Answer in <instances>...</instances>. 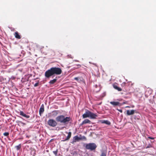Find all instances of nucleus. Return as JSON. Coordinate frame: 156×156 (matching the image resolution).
I'll return each instance as SVG.
<instances>
[{"mask_svg": "<svg viewBox=\"0 0 156 156\" xmlns=\"http://www.w3.org/2000/svg\"><path fill=\"white\" fill-rule=\"evenodd\" d=\"M62 73V70L60 68L52 67L45 72L44 75L46 78H49L52 76L60 75Z\"/></svg>", "mask_w": 156, "mask_h": 156, "instance_id": "1", "label": "nucleus"}, {"mask_svg": "<svg viewBox=\"0 0 156 156\" xmlns=\"http://www.w3.org/2000/svg\"><path fill=\"white\" fill-rule=\"evenodd\" d=\"M71 119L70 117H65V116L62 115L58 116L56 118L57 122L64 124L66 123L67 122L70 121Z\"/></svg>", "mask_w": 156, "mask_h": 156, "instance_id": "2", "label": "nucleus"}, {"mask_svg": "<svg viewBox=\"0 0 156 156\" xmlns=\"http://www.w3.org/2000/svg\"><path fill=\"white\" fill-rule=\"evenodd\" d=\"M97 115L90 112L88 110H87L85 113L83 114L82 116L83 118H85L87 117H90L91 119H94L96 118Z\"/></svg>", "mask_w": 156, "mask_h": 156, "instance_id": "3", "label": "nucleus"}, {"mask_svg": "<svg viewBox=\"0 0 156 156\" xmlns=\"http://www.w3.org/2000/svg\"><path fill=\"white\" fill-rule=\"evenodd\" d=\"M85 145V147L86 149L90 150L91 151L95 150L97 147L96 145L94 143L86 144Z\"/></svg>", "mask_w": 156, "mask_h": 156, "instance_id": "4", "label": "nucleus"}, {"mask_svg": "<svg viewBox=\"0 0 156 156\" xmlns=\"http://www.w3.org/2000/svg\"><path fill=\"white\" fill-rule=\"evenodd\" d=\"M48 123L49 126L53 127L56 126L57 124V122L52 119H49L48 121Z\"/></svg>", "mask_w": 156, "mask_h": 156, "instance_id": "5", "label": "nucleus"}, {"mask_svg": "<svg viewBox=\"0 0 156 156\" xmlns=\"http://www.w3.org/2000/svg\"><path fill=\"white\" fill-rule=\"evenodd\" d=\"M86 137L85 136H83L81 138H80L76 135L73 137V141L71 142L72 144H74V143L76 142V141H78L79 140H82L83 139H86Z\"/></svg>", "mask_w": 156, "mask_h": 156, "instance_id": "6", "label": "nucleus"}, {"mask_svg": "<svg viewBox=\"0 0 156 156\" xmlns=\"http://www.w3.org/2000/svg\"><path fill=\"white\" fill-rule=\"evenodd\" d=\"M152 92L153 90L151 89L150 88H147L145 93V97L147 98L148 96L152 94Z\"/></svg>", "mask_w": 156, "mask_h": 156, "instance_id": "7", "label": "nucleus"}, {"mask_svg": "<svg viewBox=\"0 0 156 156\" xmlns=\"http://www.w3.org/2000/svg\"><path fill=\"white\" fill-rule=\"evenodd\" d=\"M58 112V110L53 111L50 114V116L53 118L55 117L57 115Z\"/></svg>", "mask_w": 156, "mask_h": 156, "instance_id": "8", "label": "nucleus"}, {"mask_svg": "<svg viewBox=\"0 0 156 156\" xmlns=\"http://www.w3.org/2000/svg\"><path fill=\"white\" fill-rule=\"evenodd\" d=\"M74 79L78 82H83L84 80L82 76H78L74 78Z\"/></svg>", "mask_w": 156, "mask_h": 156, "instance_id": "9", "label": "nucleus"}, {"mask_svg": "<svg viewBox=\"0 0 156 156\" xmlns=\"http://www.w3.org/2000/svg\"><path fill=\"white\" fill-rule=\"evenodd\" d=\"M135 111V110H127L126 111V114L128 115H133Z\"/></svg>", "mask_w": 156, "mask_h": 156, "instance_id": "10", "label": "nucleus"}, {"mask_svg": "<svg viewBox=\"0 0 156 156\" xmlns=\"http://www.w3.org/2000/svg\"><path fill=\"white\" fill-rule=\"evenodd\" d=\"M66 133H68V135L67 137L64 140H62V141H66L68 140L70 138L71 136V133L70 132L68 133L67 132H66Z\"/></svg>", "mask_w": 156, "mask_h": 156, "instance_id": "11", "label": "nucleus"}, {"mask_svg": "<svg viewBox=\"0 0 156 156\" xmlns=\"http://www.w3.org/2000/svg\"><path fill=\"white\" fill-rule=\"evenodd\" d=\"M110 103L114 106H120L121 105V104L118 102L111 101L110 102Z\"/></svg>", "mask_w": 156, "mask_h": 156, "instance_id": "12", "label": "nucleus"}, {"mask_svg": "<svg viewBox=\"0 0 156 156\" xmlns=\"http://www.w3.org/2000/svg\"><path fill=\"white\" fill-rule=\"evenodd\" d=\"M44 111V106L43 104L42 105L40 109H39V114L41 115V114Z\"/></svg>", "mask_w": 156, "mask_h": 156, "instance_id": "13", "label": "nucleus"}, {"mask_svg": "<svg viewBox=\"0 0 156 156\" xmlns=\"http://www.w3.org/2000/svg\"><path fill=\"white\" fill-rule=\"evenodd\" d=\"M90 121L88 119H85L83 121L82 123H81V125H83V124H86L87 123H90Z\"/></svg>", "mask_w": 156, "mask_h": 156, "instance_id": "14", "label": "nucleus"}, {"mask_svg": "<svg viewBox=\"0 0 156 156\" xmlns=\"http://www.w3.org/2000/svg\"><path fill=\"white\" fill-rule=\"evenodd\" d=\"M14 35L15 37L17 39H20L21 38V37L17 32L15 33Z\"/></svg>", "mask_w": 156, "mask_h": 156, "instance_id": "15", "label": "nucleus"}, {"mask_svg": "<svg viewBox=\"0 0 156 156\" xmlns=\"http://www.w3.org/2000/svg\"><path fill=\"white\" fill-rule=\"evenodd\" d=\"M101 123H105L108 125H110L111 124L110 122L108 120H102L101 121Z\"/></svg>", "mask_w": 156, "mask_h": 156, "instance_id": "16", "label": "nucleus"}, {"mask_svg": "<svg viewBox=\"0 0 156 156\" xmlns=\"http://www.w3.org/2000/svg\"><path fill=\"white\" fill-rule=\"evenodd\" d=\"M57 80L56 79H55L53 80H51L49 82V83L50 84H53L55 83L57 81Z\"/></svg>", "mask_w": 156, "mask_h": 156, "instance_id": "17", "label": "nucleus"}, {"mask_svg": "<svg viewBox=\"0 0 156 156\" xmlns=\"http://www.w3.org/2000/svg\"><path fill=\"white\" fill-rule=\"evenodd\" d=\"M107 152L106 151H102L101 152V154L100 156H106Z\"/></svg>", "mask_w": 156, "mask_h": 156, "instance_id": "18", "label": "nucleus"}, {"mask_svg": "<svg viewBox=\"0 0 156 156\" xmlns=\"http://www.w3.org/2000/svg\"><path fill=\"white\" fill-rule=\"evenodd\" d=\"M36 151L34 149L32 150L31 152V154L33 156H35L36 154Z\"/></svg>", "mask_w": 156, "mask_h": 156, "instance_id": "19", "label": "nucleus"}, {"mask_svg": "<svg viewBox=\"0 0 156 156\" xmlns=\"http://www.w3.org/2000/svg\"><path fill=\"white\" fill-rule=\"evenodd\" d=\"M15 147L16 148V150H19L20 149L21 147V144H20L17 146H15Z\"/></svg>", "mask_w": 156, "mask_h": 156, "instance_id": "20", "label": "nucleus"}, {"mask_svg": "<svg viewBox=\"0 0 156 156\" xmlns=\"http://www.w3.org/2000/svg\"><path fill=\"white\" fill-rule=\"evenodd\" d=\"M25 114L23 112V111H20V115L22 116H24V115H25Z\"/></svg>", "mask_w": 156, "mask_h": 156, "instance_id": "21", "label": "nucleus"}, {"mask_svg": "<svg viewBox=\"0 0 156 156\" xmlns=\"http://www.w3.org/2000/svg\"><path fill=\"white\" fill-rule=\"evenodd\" d=\"M9 135V133L8 132H5L3 133V135L5 136H7Z\"/></svg>", "mask_w": 156, "mask_h": 156, "instance_id": "22", "label": "nucleus"}, {"mask_svg": "<svg viewBox=\"0 0 156 156\" xmlns=\"http://www.w3.org/2000/svg\"><path fill=\"white\" fill-rule=\"evenodd\" d=\"M39 81H38V82H37V83H35L34 85V87H37V86H38L39 85Z\"/></svg>", "mask_w": 156, "mask_h": 156, "instance_id": "23", "label": "nucleus"}, {"mask_svg": "<svg viewBox=\"0 0 156 156\" xmlns=\"http://www.w3.org/2000/svg\"><path fill=\"white\" fill-rule=\"evenodd\" d=\"M23 117L27 118H30V116L29 115H27L26 114H25V115H24Z\"/></svg>", "mask_w": 156, "mask_h": 156, "instance_id": "24", "label": "nucleus"}, {"mask_svg": "<svg viewBox=\"0 0 156 156\" xmlns=\"http://www.w3.org/2000/svg\"><path fill=\"white\" fill-rule=\"evenodd\" d=\"M116 90H117L118 91H121L122 90V89L121 88L119 87H117V88Z\"/></svg>", "mask_w": 156, "mask_h": 156, "instance_id": "25", "label": "nucleus"}, {"mask_svg": "<svg viewBox=\"0 0 156 156\" xmlns=\"http://www.w3.org/2000/svg\"><path fill=\"white\" fill-rule=\"evenodd\" d=\"M53 152L56 155L57 154L58 151L57 150H56V151H53Z\"/></svg>", "mask_w": 156, "mask_h": 156, "instance_id": "26", "label": "nucleus"}, {"mask_svg": "<svg viewBox=\"0 0 156 156\" xmlns=\"http://www.w3.org/2000/svg\"><path fill=\"white\" fill-rule=\"evenodd\" d=\"M113 87L115 89H116L117 87H118L115 84L113 85Z\"/></svg>", "mask_w": 156, "mask_h": 156, "instance_id": "27", "label": "nucleus"}, {"mask_svg": "<svg viewBox=\"0 0 156 156\" xmlns=\"http://www.w3.org/2000/svg\"><path fill=\"white\" fill-rule=\"evenodd\" d=\"M148 138L150 139H151L152 140H154V138L153 137H151L150 136L148 137Z\"/></svg>", "mask_w": 156, "mask_h": 156, "instance_id": "28", "label": "nucleus"}, {"mask_svg": "<svg viewBox=\"0 0 156 156\" xmlns=\"http://www.w3.org/2000/svg\"><path fill=\"white\" fill-rule=\"evenodd\" d=\"M126 83L125 82L123 83L122 84V86H124L126 85Z\"/></svg>", "mask_w": 156, "mask_h": 156, "instance_id": "29", "label": "nucleus"}, {"mask_svg": "<svg viewBox=\"0 0 156 156\" xmlns=\"http://www.w3.org/2000/svg\"><path fill=\"white\" fill-rule=\"evenodd\" d=\"M151 147V145H149L147 146L146 147V148H148Z\"/></svg>", "mask_w": 156, "mask_h": 156, "instance_id": "30", "label": "nucleus"}, {"mask_svg": "<svg viewBox=\"0 0 156 156\" xmlns=\"http://www.w3.org/2000/svg\"><path fill=\"white\" fill-rule=\"evenodd\" d=\"M118 110L119 111V112H120L121 113H122V111L121 109H118Z\"/></svg>", "mask_w": 156, "mask_h": 156, "instance_id": "31", "label": "nucleus"}, {"mask_svg": "<svg viewBox=\"0 0 156 156\" xmlns=\"http://www.w3.org/2000/svg\"><path fill=\"white\" fill-rule=\"evenodd\" d=\"M126 103H127L126 101L123 102L122 104H126Z\"/></svg>", "mask_w": 156, "mask_h": 156, "instance_id": "32", "label": "nucleus"}, {"mask_svg": "<svg viewBox=\"0 0 156 156\" xmlns=\"http://www.w3.org/2000/svg\"><path fill=\"white\" fill-rule=\"evenodd\" d=\"M21 122L22 124H24V125L25 124V123H23V122Z\"/></svg>", "mask_w": 156, "mask_h": 156, "instance_id": "33", "label": "nucleus"}, {"mask_svg": "<svg viewBox=\"0 0 156 156\" xmlns=\"http://www.w3.org/2000/svg\"><path fill=\"white\" fill-rule=\"evenodd\" d=\"M127 107V108H129V106H127V107Z\"/></svg>", "mask_w": 156, "mask_h": 156, "instance_id": "34", "label": "nucleus"}, {"mask_svg": "<svg viewBox=\"0 0 156 156\" xmlns=\"http://www.w3.org/2000/svg\"><path fill=\"white\" fill-rule=\"evenodd\" d=\"M0 82H2V81L1 80H0Z\"/></svg>", "mask_w": 156, "mask_h": 156, "instance_id": "35", "label": "nucleus"}]
</instances>
